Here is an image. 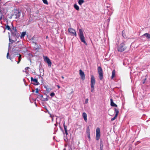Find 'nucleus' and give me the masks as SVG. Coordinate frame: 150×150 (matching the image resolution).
I'll return each mask as SVG.
<instances>
[{
  "instance_id": "nucleus-35",
  "label": "nucleus",
  "mask_w": 150,
  "mask_h": 150,
  "mask_svg": "<svg viewBox=\"0 0 150 150\" xmlns=\"http://www.w3.org/2000/svg\"><path fill=\"white\" fill-rule=\"evenodd\" d=\"M88 98H87L86 99V100H85V103L86 104L88 103Z\"/></svg>"
},
{
  "instance_id": "nucleus-30",
  "label": "nucleus",
  "mask_w": 150,
  "mask_h": 150,
  "mask_svg": "<svg viewBox=\"0 0 150 150\" xmlns=\"http://www.w3.org/2000/svg\"><path fill=\"white\" fill-rule=\"evenodd\" d=\"M43 2L46 4L47 5L48 3L47 0H42Z\"/></svg>"
},
{
  "instance_id": "nucleus-34",
  "label": "nucleus",
  "mask_w": 150,
  "mask_h": 150,
  "mask_svg": "<svg viewBox=\"0 0 150 150\" xmlns=\"http://www.w3.org/2000/svg\"><path fill=\"white\" fill-rule=\"evenodd\" d=\"M38 96H39L41 98H40L41 99H42L43 98V95H42L40 94H39L38 95Z\"/></svg>"
},
{
  "instance_id": "nucleus-19",
  "label": "nucleus",
  "mask_w": 150,
  "mask_h": 150,
  "mask_svg": "<svg viewBox=\"0 0 150 150\" xmlns=\"http://www.w3.org/2000/svg\"><path fill=\"white\" fill-rule=\"evenodd\" d=\"M8 38H9V43L8 45L9 47L10 46V44H12L13 42H14V40H13L11 39V37L10 35H8Z\"/></svg>"
},
{
  "instance_id": "nucleus-13",
  "label": "nucleus",
  "mask_w": 150,
  "mask_h": 150,
  "mask_svg": "<svg viewBox=\"0 0 150 150\" xmlns=\"http://www.w3.org/2000/svg\"><path fill=\"white\" fill-rule=\"evenodd\" d=\"M79 74L81 77V78L83 80H84L85 79V74L83 71L81 69L79 70Z\"/></svg>"
},
{
  "instance_id": "nucleus-26",
  "label": "nucleus",
  "mask_w": 150,
  "mask_h": 150,
  "mask_svg": "<svg viewBox=\"0 0 150 150\" xmlns=\"http://www.w3.org/2000/svg\"><path fill=\"white\" fill-rule=\"evenodd\" d=\"M25 34H26V32H22L21 35V38H23L24 37L25 35Z\"/></svg>"
},
{
  "instance_id": "nucleus-38",
  "label": "nucleus",
  "mask_w": 150,
  "mask_h": 150,
  "mask_svg": "<svg viewBox=\"0 0 150 150\" xmlns=\"http://www.w3.org/2000/svg\"><path fill=\"white\" fill-rule=\"evenodd\" d=\"M35 90H36V91H35L36 93H38V91H39L38 90V88H37L35 89Z\"/></svg>"
},
{
  "instance_id": "nucleus-22",
  "label": "nucleus",
  "mask_w": 150,
  "mask_h": 150,
  "mask_svg": "<svg viewBox=\"0 0 150 150\" xmlns=\"http://www.w3.org/2000/svg\"><path fill=\"white\" fill-rule=\"evenodd\" d=\"M115 75V70H113L112 71L111 79H113Z\"/></svg>"
},
{
  "instance_id": "nucleus-1",
  "label": "nucleus",
  "mask_w": 150,
  "mask_h": 150,
  "mask_svg": "<svg viewBox=\"0 0 150 150\" xmlns=\"http://www.w3.org/2000/svg\"><path fill=\"white\" fill-rule=\"evenodd\" d=\"M127 47L125 42H123L118 46L117 50L119 52H122L125 50Z\"/></svg>"
},
{
  "instance_id": "nucleus-31",
  "label": "nucleus",
  "mask_w": 150,
  "mask_h": 150,
  "mask_svg": "<svg viewBox=\"0 0 150 150\" xmlns=\"http://www.w3.org/2000/svg\"><path fill=\"white\" fill-rule=\"evenodd\" d=\"M65 121L63 123V127L64 129L67 128V126L65 125Z\"/></svg>"
},
{
  "instance_id": "nucleus-32",
  "label": "nucleus",
  "mask_w": 150,
  "mask_h": 150,
  "mask_svg": "<svg viewBox=\"0 0 150 150\" xmlns=\"http://www.w3.org/2000/svg\"><path fill=\"white\" fill-rule=\"evenodd\" d=\"M124 32L125 33V32L124 31V30H123L122 32V35L123 36V37L124 38H125V34L124 33Z\"/></svg>"
},
{
  "instance_id": "nucleus-43",
  "label": "nucleus",
  "mask_w": 150,
  "mask_h": 150,
  "mask_svg": "<svg viewBox=\"0 0 150 150\" xmlns=\"http://www.w3.org/2000/svg\"><path fill=\"white\" fill-rule=\"evenodd\" d=\"M33 43H34L35 45H37V44L36 43V42H33Z\"/></svg>"
},
{
  "instance_id": "nucleus-8",
  "label": "nucleus",
  "mask_w": 150,
  "mask_h": 150,
  "mask_svg": "<svg viewBox=\"0 0 150 150\" xmlns=\"http://www.w3.org/2000/svg\"><path fill=\"white\" fill-rule=\"evenodd\" d=\"M21 15L20 12L18 11H16L15 12V13L13 14L12 16H15L16 18H19Z\"/></svg>"
},
{
  "instance_id": "nucleus-14",
  "label": "nucleus",
  "mask_w": 150,
  "mask_h": 150,
  "mask_svg": "<svg viewBox=\"0 0 150 150\" xmlns=\"http://www.w3.org/2000/svg\"><path fill=\"white\" fill-rule=\"evenodd\" d=\"M31 81H34L35 83H34L33 84L35 85H38L39 84V83L38 82V80L36 79H34L33 77H31Z\"/></svg>"
},
{
  "instance_id": "nucleus-24",
  "label": "nucleus",
  "mask_w": 150,
  "mask_h": 150,
  "mask_svg": "<svg viewBox=\"0 0 150 150\" xmlns=\"http://www.w3.org/2000/svg\"><path fill=\"white\" fill-rule=\"evenodd\" d=\"M84 2L83 0H79L78 1V3L79 5L81 6L82 4Z\"/></svg>"
},
{
  "instance_id": "nucleus-42",
  "label": "nucleus",
  "mask_w": 150,
  "mask_h": 150,
  "mask_svg": "<svg viewBox=\"0 0 150 150\" xmlns=\"http://www.w3.org/2000/svg\"><path fill=\"white\" fill-rule=\"evenodd\" d=\"M57 86L58 87V88H60V86L59 85H57Z\"/></svg>"
},
{
  "instance_id": "nucleus-12",
  "label": "nucleus",
  "mask_w": 150,
  "mask_h": 150,
  "mask_svg": "<svg viewBox=\"0 0 150 150\" xmlns=\"http://www.w3.org/2000/svg\"><path fill=\"white\" fill-rule=\"evenodd\" d=\"M11 32L12 35L14 36L15 38H17L19 37V34L17 33V31H13L12 30Z\"/></svg>"
},
{
  "instance_id": "nucleus-25",
  "label": "nucleus",
  "mask_w": 150,
  "mask_h": 150,
  "mask_svg": "<svg viewBox=\"0 0 150 150\" xmlns=\"http://www.w3.org/2000/svg\"><path fill=\"white\" fill-rule=\"evenodd\" d=\"M100 149L103 150V145L102 143V142L100 141Z\"/></svg>"
},
{
  "instance_id": "nucleus-33",
  "label": "nucleus",
  "mask_w": 150,
  "mask_h": 150,
  "mask_svg": "<svg viewBox=\"0 0 150 150\" xmlns=\"http://www.w3.org/2000/svg\"><path fill=\"white\" fill-rule=\"evenodd\" d=\"M55 95V94L54 93L52 92L50 93V96L52 97L54 96Z\"/></svg>"
},
{
  "instance_id": "nucleus-41",
  "label": "nucleus",
  "mask_w": 150,
  "mask_h": 150,
  "mask_svg": "<svg viewBox=\"0 0 150 150\" xmlns=\"http://www.w3.org/2000/svg\"><path fill=\"white\" fill-rule=\"evenodd\" d=\"M64 129V131H67V128H65V129Z\"/></svg>"
},
{
  "instance_id": "nucleus-39",
  "label": "nucleus",
  "mask_w": 150,
  "mask_h": 150,
  "mask_svg": "<svg viewBox=\"0 0 150 150\" xmlns=\"http://www.w3.org/2000/svg\"><path fill=\"white\" fill-rule=\"evenodd\" d=\"M65 133L67 135L68 134V132H67V131H65Z\"/></svg>"
},
{
  "instance_id": "nucleus-21",
  "label": "nucleus",
  "mask_w": 150,
  "mask_h": 150,
  "mask_svg": "<svg viewBox=\"0 0 150 150\" xmlns=\"http://www.w3.org/2000/svg\"><path fill=\"white\" fill-rule=\"evenodd\" d=\"M86 133L87 134H90V128L89 126L87 127L86 129Z\"/></svg>"
},
{
  "instance_id": "nucleus-17",
  "label": "nucleus",
  "mask_w": 150,
  "mask_h": 150,
  "mask_svg": "<svg viewBox=\"0 0 150 150\" xmlns=\"http://www.w3.org/2000/svg\"><path fill=\"white\" fill-rule=\"evenodd\" d=\"M82 116L84 119L85 121L86 122L87 121V114L85 112H84L82 114Z\"/></svg>"
},
{
  "instance_id": "nucleus-23",
  "label": "nucleus",
  "mask_w": 150,
  "mask_h": 150,
  "mask_svg": "<svg viewBox=\"0 0 150 150\" xmlns=\"http://www.w3.org/2000/svg\"><path fill=\"white\" fill-rule=\"evenodd\" d=\"M74 7L75 8L76 10H79V6L76 5V4H75L74 5Z\"/></svg>"
},
{
  "instance_id": "nucleus-6",
  "label": "nucleus",
  "mask_w": 150,
  "mask_h": 150,
  "mask_svg": "<svg viewBox=\"0 0 150 150\" xmlns=\"http://www.w3.org/2000/svg\"><path fill=\"white\" fill-rule=\"evenodd\" d=\"M45 61L47 63L49 67H51L52 63L50 59L47 56L44 57Z\"/></svg>"
},
{
  "instance_id": "nucleus-36",
  "label": "nucleus",
  "mask_w": 150,
  "mask_h": 150,
  "mask_svg": "<svg viewBox=\"0 0 150 150\" xmlns=\"http://www.w3.org/2000/svg\"><path fill=\"white\" fill-rule=\"evenodd\" d=\"M29 67H26V68H25V71H25V72L26 73H27V71H26L27 70H28V69H29Z\"/></svg>"
},
{
  "instance_id": "nucleus-20",
  "label": "nucleus",
  "mask_w": 150,
  "mask_h": 150,
  "mask_svg": "<svg viewBox=\"0 0 150 150\" xmlns=\"http://www.w3.org/2000/svg\"><path fill=\"white\" fill-rule=\"evenodd\" d=\"M11 25L12 26V30H13V31H17V29H16V27H14V26H13V23H11Z\"/></svg>"
},
{
  "instance_id": "nucleus-4",
  "label": "nucleus",
  "mask_w": 150,
  "mask_h": 150,
  "mask_svg": "<svg viewBox=\"0 0 150 150\" xmlns=\"http://www.w3.org/2000/svg\"><path fill=\"white\" fill-rule=\"evenodd\" d=\"M98 71L99 74V79L100 80H102L103 78V72L102 68L101 67H98Z\"/></svg>"
},
{
  "instance_id": "nucleus-10",
  "label": "nucleus",
  "mask_w": 150,
  "mask_h": 150,
  "mask_svg": "<svg viewBox=\"0 0 150 150\" xmlns=\"http://www.w3.org/2000/svg\"><path fill=\"white\" fill-rule=\"evenodd\" d=\"M68 31L74 35L76 36V32L75 30L72 28H69L68 29Z\"/></svg>"
},
{
  "instance_id": "nucleus-47",
  "label": "nucleus",
  "mask_w": 150,
  "mask_h": 150,
  "mask_svg": "<svg viewBox=\"0 0 150 150\" xmlns=\"http://www.w3.org/2000/svg\"><path fill=\"white\" fill-rule=\"evenodd\" d=\"M46 100V101H47V98H46V100Z\"/></svg>"
},
{
  "instance_id": "nucleus-3",
  "label": "nucleus",
  "mask_w": 150,
  "mask_h": 150,
  "mask_svg": "<svg viewBox=\"0 0 150 150\" xmlns=\"http://www.w3.org/2000/svg\"><path fill=\"white\" fill-rule=\"evenodd\" d=\"M22 42L21 41H17L16 43V45L14 46V47H16L15 50L17 51L19 50L22 47Z\"/></svg>"
},
{
  "instance_id": "nucleus-40",
  "label": "nucleus",
  "mask_w": 150,
  "mask_h": 150,
  "mask_svg": "<svg viewBox=\"0 0 150 150\" xmlns=\"http://www.w3.org/2000/svg\"><path fill=\"white\" fill-rule=\"evenodd\" d=\"M146 78H145V79H144V81L143 82V83H144L145 82V80H146Z\"/></svg>"
},
{
  "instance_id": "nucleus-5",
  "label": "nucleus",
  "mask_w": 150,
  "mask_h": 150,
  "mask_svg": "<svg viewBox=\"0 0 150 150\" xmlns=\"http://www.w3.org/2000/svg\"><path fill=\"white\" fill-rule=\"evenodd\" d=\"M100 129L99 127L97 128L96 129V140H98L100 138Z\"/></svg>"
},
{
  "instance_id": "nucleus-28",
  "label": "nucleus",
  "mask_w": 150,
  "mask_h": 150,
  "mask_svg": "<svg viewBox=\"0 0 150 150\" xmlns=\"http://www.w3.org/2000/svg\"><path fill=\"white\" fill-rule=\"evenodd\" d=\"M91 92H93L94 90V86H91Z\"/></svg>"
},
{
  "instance_id": "nucleus-16",
  "label": "nucleus",
  "mask_w": 150,
  "mask_h": 150,
  "mask_svg": "<svg viewBox=\"0 0 150 150\" xmlns=\"http://www.w3.org/2000/svg\"><path fill=\"white\" fill-rule=\"evenodd\" d=\"M0 13L1 14V15H0V20H1L3 18H4V13H3L2 10L1 9H0Z\"/></svg>"
},
{
  "instance_id": "nucleus-2",
  "label": "nucleus",
  "mask_w": 150,
  "mask_h": 150,
  "mask_svg": "<svg viewBox=\"0 0 150 150\" xmlns=\"http://www.w3.org/2000/svg\"><path fill=\"white\" fill-rule=\"evenodd\" d=\"M79 36L80 38L81 42H83L85 45H87V44L85 40V38L83 35V34L82 30L81 29H79Z\"/></svg>"
},
{
  "instance_id": "nucleus-51",
  "label": "nucleus",
  "mask_w": 150,
  "mask_h": 150,
  "mask_svg": "<svg viewBox=\"0 0 150 150\" xmlns=\"http://www.w3.org/2000/svg\"><path fill=\"white\" fill-rule=\"evenodd\" d=\"M100 150H103L100 149Z\"/></svg>"
},
{
  "instance_id": "nucleus-49",
  "label": "nucleus",
  "mask_w": 150,
  "mask_h": 150,
  "mask_svg": "<svg viewBox=\"0 0 150 150\" xmlns=\"http://www.w3.org/2000/svg\"><path fill=\"white\" fill-rule=\"evenodd\" d=\"M23 81L25 82V79H23Z\"/></svg>"
},
{
  "instance_id": "nucleus-45",
  "label": "nucleus",
  "mask_w": 150,
  "mask_h": 150,
  "mask_svg": "<svg viewBox=\"0 0 150 150\" xmlns=\"http://www.w3.org/2000/svg\"><path fill=\"white\" fill-rule=\"evenodd\" d=\"M61 77H62L63 79H64V77L63 76H62Z\"/></svg>"
},
{
  "instance_id": "nucleus-29",
  "label": "nucleus",
  "mask_w": 150,
  "mask_h": 150,
  "mask_svg": "<svg viewBox=\"0 0 150 150\" xmlns=\"http://www.w3.org/2000/svg\"><path fill=\"white\" fill-rule=\"evenodd\" d=\"M6 57L7 59H9L10 60H11L12 58L9 56V52H8L7 53Z\"/></svg>"
},
{
  "instance_id": "nucleus-50",
  "label": "nucleus",
  "mask_w": 150,
  "mask_h": 150,
  "mask_svg": "<svg viewBox=\"0 0 150 150\" xmlns=\"http://www.w3.org/2000/svg\"><path fill=\"white\" fill-rule=\"evenodd\" d=\"M1 27H3V28H4L2 26H1Z\"/></svg>"
},
{
  "instance_id": "nucleus-11",
  "label": "nucleus",
  "mask_w": 150,
  "mask_h": 150,
  "mask_svg": "<svg viewBox=\"0 0 150 150\" xmlns=\"http://www.w3.org/2000/svg\"><path fill=\"white\" fill-rule=\"evenodd\" d=\"M8 21H6L7 23L5 24V26H6V27L5 28H4V30L3 32V33H4L5 31V29H7L8 30H9L10 31H11L12 30L11 28V27L10 26L8 25Z\"/></svg>"
},
{
  "instance_id": "nucleus-15",
  "label": "nucleus",
  "mask_w": 150,
  "mask_h": 150,
  "mask_svg": "<svg viewBox=\"0 0 150 150\" xmlns=\"http://www.w3.org/2000/svg\"><path fill=\"white\" fill-rule=\"evenodd\" d=\"M110 105L112 106L117 107V105L113 102V100L112 99H110Z\"/></svg>"
},
{
  "instance_id": "nucleus-48",
  "label": "nucleus",
  "mask_w": 150,
  "mask_h": 150,
  "mask_svg": "<svg viewBox=\"0 0 150 150\" xmlns=\"http://www.w3.org/2000/svg\"><path fill=\"white\" fill-rule=\"evenodd\" d=\"M34 90H32V92H34Z\"/></svg>"
},
{
  "instance_id": "nucleus-7",
  "label": "nucleus",
  "mask_w": 150,
  "mask_h": 150,
  "mask_svg": "<svg viewBox=\"0 0 150 150\" xmlns=\"http://www.w3.org/2000/svg\"><path fill=\"white\" fill-rule=\"evenodd\" d=\"M114 110L115 112V115L113 117L111 118V121L114 120L117 117L119 112L118 109H117L116 108H114Z\"/></svg>"
},
{
  "instance_id": "nucleus-46",
  "label": "nucleus",
  "mask_w": 150,
  "mask_h": 150,
  "mask_svg": "<svg viewBox=\"0 0 150 150\" xmlns=\"http://www.w3.org/2000/svg\"><path fill=\"white\" fill-rule=\"evenodd\" d=\"M48 38V36H47L46 37V39H47V38Z\"/></svg>"
},
{
  "instance_id": "nucleus-27",
  "label": "nucleus",
  "mask_w": 150,
  "mask_h": 150,
  "mask_svg": "<svg viewBox=\"0 0 150 150\" xmlns=\"http://www.w3.org/2000/svg\"><path fill=\"white\" fill-rule=\"evenodd\" d=\"M21 55L20 54H19V56L18 59V61L17 62L18 64L20 63L21 60Z\"/></svg>"
},
{
  "instance_id": "nucleus-9",
  "label": "nucleus",
  "mask_w": 150,
  "mask_h": 150,
  "mask_svg": "<svg viewBox=\"0 0 150 150\" xmlns=\"http://www.w3.org/2000/svg\"><path fill=\"white\" fill-rule=\"evenodd\" d=\"M96 81L94 76L92 75L91 76V86H94L95 83Z\"/></svg>"
},
{
  "instance_id": "nucleus-44",
  "label": "nucleus",
  "mask_w": 150,
  "mask_h": 150,
  "mask_svg": "<svg viewBox=\"0 0 150 150\" xmlns=\"http://www.w3.org/2000/svg\"><path fill=\"white\" fill-rule=\"evenodd\" d=\"M8 35H10V33H8Z\"/></svg>"
},
{
  "instance_id": "nucleus-18",
  "label": "nucleus",
  "mask_w": 150,
  "mask_h": 150,
  "mask_svg": "<svg viewBox=\"0 0 150 150\" xmlns=\"http://www.w3.org/2000/svg\"><path fill=\"white\" fill-rule=\"evenodd\" d=\"M145 36L147 39H149V40L150 41V34L149 33H145L142 36Z\"/></svg>"
},
{
  "instance_id": "nucleus-37",
  "label": "nucleus",
  "mask_w": 150,
  "mask_h": 150,
  "mask_svg": "<svg viewBox=\"0 0 150 150\" xmlns=\"http://www.w3.org/2000/svg\"><path fill=\"white\" fill-rule=\"evenodd\" d=\"M87 135L88 136V138L90 140V139H91L90 136V134H87Z\"/></svg>"
}]
</instances>
